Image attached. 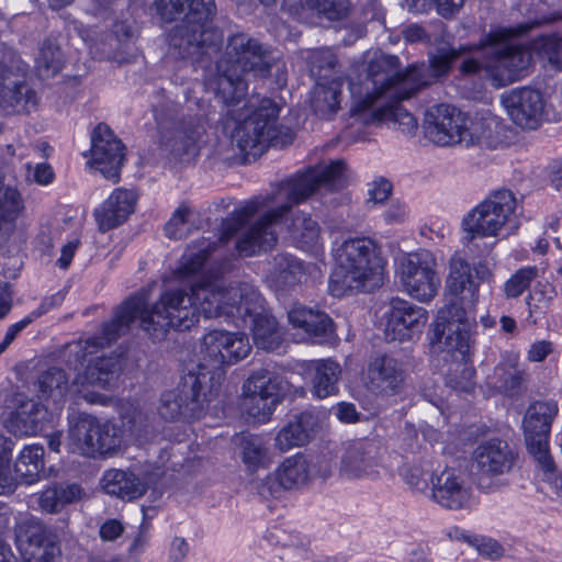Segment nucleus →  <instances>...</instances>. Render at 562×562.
Instances as JSON below:
<instances>
[{"label": "nucleus", "instance_id": "61", "mask_svg": "<svg viewBox=\"0 0 562 562\" xmlns=\"http://www.w3.org/2000/svg\"><path fill=\"white\" fill-rule=\"evenodd\" d=\"M123 531L124 527L117 519H109L101 525L99 533L103 541H114Z\"/></svg>", "mask_w": 562, "mask_h": 562}, {"label": "nucleus", "instance_id": "36", "mask_svg": "<svg viewBox=\"0 0 562 562\" xmlns=\"http://www.w3.org/2000/svg\"><path fill=\"white\" fill-rule=\"evenodd\" d=\"M102 485L106 494L127 501L138 498L147 491V484L133 472L117 469L104 472Z\"/></svg>", "mask_w": 562, "mask_h": 562}, {"label": "nucleus", "instance_id": "6", "mask_svg": "<svg viewBox=\"0 0 562 562\" xmlns=\"http://www.w3.org/2000/svg\"><path fill=\"white\" fill-rule=\"evenodd\" d=\"M156 7L165 21L182 15L168 35L169 54L173 58L198 63L217 52L222 34L211 23L216 11L214 0H157Z\"/></svg>", "mask_w": 562, "mask_h": 562}, {"label": "nucleus", "instance_id": "42", "mask_svg": "<svg viewBox=\"0 0 562 562\" xmlns=\"http://www.w3.org/2000/svg\"><path fill=\"white\" fill-rule=\"evenodd\" d=\"M82 490L78 484L54 485L44 490L38 496V505L42 510L54 514L65 505L80 498Z\"/></svg>", "mask_w": 562, "mask_h": 562}, {"label": "nucleus", "instance_id": "60", "mask_svg": "<svg viewBox=\"0 0 562 562\" xmlns=\"http://www.w3.org/2000/svg\"><path fill=\"white\" fill-rule=\"evenodd\" d=\"M555 295L557 292L550 284L538 283L527 297V304L529 308L532 307V302L548 304Z\"/></svg>", "mask_w": 562, "mask_h": 562}, {"label": "nucleus", "instance_id": "32", "mask_svg": "<svg viewBox=\"0 0 562 562\" xmlns=\"http://www.w3.org/2000/svg\"><path fill=\"white\" fill-rule=\"evenodd\" d=\"M321 426V416L313 411H304L293 418L278 432L277 447L286 451L293 447L304 446Z\"/></svg>", "mask_w": 562, "mask_h": 562}, {"label": "nucleus", "instance_id": "39", "mask_svg": "<svg viewBox=\"0 0 562 562\" xmlns=\"http://www.w3.org/2000/svg\"><path fill=\"white\" fill-rule=\"evenodd\" d=\"M312 394L319 398H326L338 392V382L341 375L339 363L330 359L317 360L312 364Z\"/></svg>", "mask_w": 562, "mask_h": 562}, {"label": "nucleus", "instance_id": "64", "mask_svg": "<svg viewBox=\"0 0 562 562\" xmlns=\"http://www.w3.org/2000/svg\"><path fill=\"white\" fill-rule=\"evenodd\" d=\"M189 552V544L184 538L176 537L170 546L169 562H183Z\"/></svg>", "mask_w": 562, "mask_h": 562}, {"label": "nucleus", "instance_id": "12", "mask_svg": "<svg viewBox=\"0 0 562 562\" xmlns=\"http://www.w3.org/2000/svg\"><path fill=\"white\" fill-rule=\"evenodd\" d=\"M251 350L248 337L240 333L211 330L203 338L201 360L193 364L216 390L224 375L223 366L246 358Z\"/></svg>", "mask_w": 562, "mask_h": 562}, {"label": "nucleus", "instance_id": "23", "mask_svg": "<svg viewBox=\"0 0 562 562\" xmlns=\"http://www.w3.org/2000/svg\"><path fill=\"white\" fill-rule=\"evenodd\" d=\"M101 431L98 428V418L82 412H74L68 416V437L65 445L68 452L83 457L94 458L98 454L104 456L109 449L111 439L109 432H103L102 443L93 441L91 434ZM104 431H109L108 429Z\"/></svg>", "mask_w": 562, "mask_h": 562}, {"label": "nucleus", "instance_id": "17", "mask_svg": "<svg viewBox=\"0 0 562 562\" xmlns=\"http://www.w3.org/2000/svg\"><path fill=\"white\" fill-rule=\"evenodd\" d=\"M557 414L558 405L554 401H538L529 405L522 420L527 450L546 473L555 471L548 440Z\"/></svg>", "mask_w": 562, "mask_h": 562}, {"label": "nucleus", "instance_id": "47", "mask_svg": "<svg viewBox=\"0 0 562 562\" xmlns=\"http://www.w3.org/2000/svg\"><path fill=\"white\" fill-rule=\"evenodd\" d=\"M12 441L0 436V495L14 492L18 480L10 468Z\"/></svg>", "mask_w": 562, "mask_h": 562}, {"label": "nucleus", "instance_id": "56", "mask_svg": "<svg viewBox=\"0 0 562 562\" xmlns=\"http://www.w3.org/2000/svg\"><path fill=\"white\" fill-rule=\"evenodd\" d=\"M14 470L21 483L30 485L40 480L41 474L44 472V464H24L23 462H15Z\"/></svg>", "mask_w": 562, "mask_h": 562}, {"label": "nucleus", "instance_id": "18", "mask_svg": "<svg viewBox=\"0 0 562 562\" xmlns=\"http://www.w3.org/2000/svg\"><path fill=\"white\" fill-rule=\"evenodd\" d=\"M14 541L23 562H58L60 558L57 533L37 518L20 520L14 527Z\"/></svg>", "mask_w": 562, "mask_h": 562}, {"label": "nucleus", "instance_id": "62", "mask_svg": "<svg viewBox=\"0 0 562 562\" xmlns=\"http://www.w3.org/2000/svg\"><path fill=\"white\" fill-rule=\"evenodd\" d=\"M16 462H23L24 464H44V448L37 445L25 447L20 453Z\"/></svg>", "mask_w": 562, "mask_h": 562}, {"label": "nucleus", "instance_id": "9", "mask_svg": "<svg viewBox=\"0 0 562 562\" xmlns=\"http://www.w3.org/2000/svg\"><path fill=\"white\" fill-rule=\"evenodd\" d=\"M222 316L237 327H250L255 345L267 351L277 350L283 334L276 318L265 312L263 297L258 289L247 282L229 285Z\"/></svg>", "mask_w": 562, "mask_h": 562}, {"label": "nucleus", "instance_id": "49", "mask_svg": "<svg viewBox=\"0 0 562 562\" xmlns=\"http://www.w3.org/2000/svg\"><path fill=\"white\" fill-rule=\"evenodd\" d=\"M122 426L136 438L146 437L148 434V416L136 407L126 408L122 413Z\"/></svg>", "mask_w": 562, "mask_h": 562}, {"label": "nucleus", "instance_id": "54", "mask_svg": "<svg viewBox=\"0 0 562 562\" xmlns=\"http://www.w3.org/2000/svg\"><path fill=\"white\" fill-rule=\"evenodd\" d=\"M189 213L190 210L188 207L181 206L172 214L171 218L165 225V232L169 238L181 239L186 237L183 227Z\"/></svg>", "mask_w": 562, "mask_h": 562}, {"label": "nucleus", "instance_id": "35", "mask_svg": "<svg viewBox=\"0 0 562 562\" xmlns=\"http://www.w3.org/2000/svg\"><path fill=\"white\" fill-rule=\"evenodd\" d=\"M304 274L303 262L289 254H278L271 261L267 276L268 285L276 292L292 290Z\"/></svg>", "mask_w": 562, "mask_h": 562}, {"label": "nucleus", "instance_id": "26", "mask_svg": "<svg viewBox=\"0 0 562 562\" xmlns=\"http://www.w3.org/2000/svg\"><path fill=\"white\" fill-rule=\"evenodd\" d=\"M502 103L519 127L531 131L540 126L544 101L539 90L529 87L513 89L502 97Z\"/></svg>", "mask_w": 562, "mask_h": 562}, {"label": "nucleus", "instance_id": "16", "mask_svg": "<svg viewBox=\"0 0 562 562\" xmlns=\"http://www.w3.org/2000/svg\"><path fill=\"white\" fill-rule=\"evenodd\" d=\"M426 136L439 146L462 144L467 147L480 144L479 124L471 122L457 108L437 104L427 109L424 119Z\"/></svg>", "mask_w": 562, "mask_h": 562}, {"label": "nucleus", "instance_id": "25", "mask_svg": "<svg viewBox=\"0 0 562 562\" xmlns=\"http://www.w3.org/2000/svg\"><path fill=\"white\" fill-rule=\"evenodd\" d=\"M431 499L449 510L467 509L472 502V487L461 471L446 468L431 476Z\"/></svg>", "mask_w": 562, "mask_h": 562}, {"label": "nucleus", "instance_id": "33", "mask_svg": "<svg viewBox=\"0 0 562 562\" xmlns=\"http://www.w3.org/2000/svg\"><path fill=\"white\" fill-rule=\"evenodd\" d=\"M135 202L132 191L116 189L94 212L99 229L104 233L123 224L134 212Z\"/></svg>", "mask_w": 562, "mask_h": 562}, {"label": "nucleus", "instance_id": "45", "mask_svg": "<svg viewBox=\"0 0 562 562\" xmlns=\"http://www.w3.org/2000/svg\"><path fill=\"white\" fill-rule=\"evenodd\" d=\"M404 36L406 41L412 43L426 42L430 45H437L438 47L448 45L446 25L440 21L429 27H424L418 24L409 25L405 29Z\"/></svg>", "mask_w": 562, "mask_h": 562}, {"label": "nucleus", "instance_id": "30", "mask_svg": "<svg viewBox=\"0 0 562 562\" xmlns=\"http://www.w3.org/2000/svg\"><path fill=\"white\" fill-rule=\"evenodd\" d=\"M288 318L293 327L303 329L313 342L323 344L334 336L333 319L319 310L297 304L289 311Z\"/></svg>", "mask_w": 562, "mask_h": 562}, {"label": "nucleus", "instance_id": "43", "mask_svg": "<svg viewBox=\"0 0 562 562\" xmlns=\"http://www.w3.org/2000/svg\"><path fill=\"white\" fill-rule=\"evenodd\" d=\"M236 443L241 450V459L248 469L265 468L269 463L268 448L262 437L254 434H241Z\"/></svg>", "mask_w": 562, "mask_h": 562}, {"label": "nucleus", "instance_id": "29", "mask_svg": "<svg viewBox=\"0 0 562 562\" xmlns=\"http://www.w3.org/2000/svg\"><path fill=\"white\" fill-rule=\"evenodd\" d=\"M528 373L519 366L516 355L505 357L487 376L488 385L507 397L516 398L525 392Z\"/></svg>", "mask_w": 562, "mask_h": 562}, {"label": "nucleus", "instance_id": "50", "mask_svg": "<svg viewBox=\"0 0 562 562\" xmlns=\"http://www.w3.org/2000/svg\"><path fill=\"white\" fill-rule=\"evenodd\" d=\"M538 270L536 267H525L514 273L505 283L504 291L507 297H518L536 279Z\"/></svg>", "mask_w": 562, "mask_h": 562}, {"label": "nucleus", "instance_id": "2", "mask_svg": "<svg viewBox=\"0 0 562 562\" xmlns=\"http://www.w3.org/2000/svg\"><path fill=\"white\" fill-rule=\"evenodd\" d=\"M226 270L228 263L207 279L191 284L189 289L166 290L151 308L147 307L149 291L140 289L114 310L113 317L102 324L99 335L68 344L67 362L74 367L82 364L87 356L97 353L126 335L136 319L140 321V327L154 339L160 340L169 328H191L201 314L205 318L221 317L228 288L223 285L220 277Z\"/></svg>", "mask_w": 562, "mask_h": 562}, {"label": "nucleus", "instance_id": "5", "mask_svg": "<svg viewBox=\"0 0 562 562\" xmlns=\"http://www.w3.org/2000/svg\"><path fill=\"white\" fill-rule=\"evenodd\" d=\"M276 71L278 83L285 82V63L269 45L245 32L228 36L215 72L205 80V87L223 103L238 102L246 91V76L267 78Z\"/></svg>", "mask_w": 562, "mask_h": 562}, {"label": "nucleus", "instance_id": "11", "mask_svg": "<svg viewBox=\"0 0 562 562\" xmlns=\"http://www.w3.org/2000/svg\"><path fill=\"white\" fill-rule=\"evenodd\" d=\"M154 112L164 148L180 161L195 156L205 114H184L183 109L176 103L155 108Z\"/></svg>", "mask_w": 562, "mask_h": 562}, {"label": "nucleus", "instance_id": "19", "mask_svg": "<svg viewBox=\"0 0 562 562\" xmlns=\"http://www.w3.org/2000/svg\"><path fill=\"white\" fill-rule=\"evenodd\" d=\"M436 259L428 250L408 254L400 259L398 274L405 291L414 299L430 301L440 286V279L435 271Z\"/></svg>", "mask_w": 562, "mask_h": 562}, {"label": "nucleus", "instance_id": "27", "mask_svg": "<svg viewBox=\"0 0 562 562\" xmlns=\"http://www.w3.org/2000/svg\"><path fill=\"white\" fill-rule=\"evenodd\" d=\"M312 479L308 458L296 453L286 458L277 469L274 475H267L258 485L259 494L263 497L277 496L281 488L290 490L305 484Z\"/></svg>", "mask_w": 562, "mask_h": 562}, {"label": "nucleus", "instance_id": "13", "mask_svg": "<svg viewBox=\"0 0 562 562\" xmlns=\"http://www.w3.org/2000/svg\"><path fill=\"white\" fill-rule=\"evenodd\" d=\"M471 461L477 488L484 493H493L508 484L504 476L514 469L517 453L507 441L493 438L476 446Z\"/></svg>", "mask_w": 562, "mask_h": 562}, {"label": "nucleus", "instance_id": "3", "mask_svg": "<svg viewBox=\"0 0 562 562\" xmlns=\"http://www.w3.org/2000/svg\"><path fill=\"white\" fill-rule=\"evenodd\" d=\"M446 70L441 58L432 66L413 65L403 70L397 56L384 54L357 65L349 75L351 124L376 126L387 122L403 133H413L416 119L398 102L436 82V77Z\"/></svg>", "mask_w": 562, "mask_h": 562}, {"label": "nucleus", "instance_id": "1", "mask_svg": "<svg viewBox=\"0 0 562 562\" xmlns=\"http://www.w3.org/2000/svg\"><path fill=\"white\" fill-rule=\"evenodd\" d=\"M347 183L348 169L344 160L310 167L304 172L282 181L271 193L249 200L225 218L216 241L202 238L189 246L176 271L177 277L183 279L200 271L218 244H226L256 213L265 209L269 210L236 243V249L241 256L270 250L277 244L276 226L280 224L285 225L292 243L299 248L314 250L319 243V225L308 214L292 213V206L323 190L338 191Z\"/></svg>", "mask_w": 562, "mask_h": 562}, {"label": "nucleus", "instance_id": "21", "mask_svg": "<svg viewBox=\"0 0 562 562\" xmlns=\"http://www.w3.org/2000/svg\"><path fill=\"white\" fill-rule=\"evenodd\" d=\"M280 381L267 369H260L243 385V409L259 423L268 420L279 403Z\"/></svg>", "mask_w": 562, "mask_h": 562}, {"label": "nucleus", "instance_id": "28", "mask_svg": "<svg viewBox=\"0 0 562 562\" xmlns=\"http://www.w3.org/2000/svg\"><path fill=\"white\" fill-rule=\"evenodd\" d=\"M378 447L374 442L359 440L349 443L341 456L339 473L347 479L379 475Z\"/></svg>", "mask_w": 562, "mask_h": 562}, {"label": "nucleus", "instance_id": "58", "mask_svg": "<svg viewBox=\"0 0 562 562\" xmlns=\"http://www.w3.org/2000/svg\"><path fill=\"white\" fill-rule=\"evenodd\" d=\"M308 462L310 469L312 470V477L318 476L325 480L331 475L334 463L328 456L315 457L308 459Z\"/></svg>", "mask_w": 562, "mask_h": 562}, {"label": "nucleus", "instance_id": "24", "mask_svg": "<svg viewBox=\"0 0 562 562\" xmlns=\"http://www.w3.org/2000/svg\"><path fill=\"white\" fill-rule=\"evenodd\" d=\"M428 319L427 311L411 302L393 299L390 304L384 329L389 341H407L422 333Z\"/></svg>", "mask_w": 562, "mask_h": 562}, {"label": "nucleus", "instance_id": "40", "mask_svg": "<svg viewBox=\"0 0 562 562\" xmlns=\"http://www.w3.org/2000/svg\"><path fill=\"white\" fill-rule=\"evenodd\" d=\"M37 393L41 400L58 405L64 402L69 389V376L61 368L52 367L38 375Z\"/></svg>", "mask_w": 562, "mask_h": 562}, {"label": "nucleus", "instance_id": "20", "mask_svg": "<svg viewBox=\"0 0 562 562\" xmlns=\"http://www.w3.org/2000/svg\"><path fill=\"white\" fill-rule=\"evenodd\" d=\"M26 65L18 58L0 61V108L10 114H29L36 109V92L25 82Z\"/></svg>", "mask_w": 562, "mask_h": 562}, {"label": "nucleus", "instance_id": "57", "mask_svg": "<svg viewBox=\"0 0 562 562\" xmlns=\"http://www.w3.org/2000/svg\"><path fill=\"white\" fill-rule=\"evenodd\" d=\"M82 9L94 16L108 19L113 0H78Z\"/></svg>", "mask_w": 562, "mask_h": 562}, {"label": "nucleus", "instance_id": "59", "mask_svg": "<svg viewBox=\"0 0 562 562\" xmlns=\"http://www.w3.org/2000/svg\"><path fill=\"white\" fill-rule=\"evenodd\" d=\"M391 191V182L381 178L371 184V188L368 191V202H373L374 204L382 203L390 196Z\"/></svg>", "mask_w": 562, "mask_h": 562}, {"label": "nucleus", "instance_id": "4", "mask_svg": "<svg viewBox=\"0 0 562 562\" xmlns=\"http://www.w3.org/2000/svg\"><path fill=\"white\" fill-rule=\"evenodd\" d=\"M530 29L529 24L498 27L491 31L480 45L453 47L448 43L447 46L437 47L435 53H429L428 64L415 66H432L434 60L441 58L447 64V70L436 77L437 81L449 74L456 60L461 59V75L471 76L485 70L494 87H504L519 79L520 74L531 64L530 52L524 45L514 42V37L527 33Z\"/></svg>", "mask_w": 562, "mask_h": 562}, {"label": "nucleus", "instance_id": "15", "mask_svg": "<svg viewBox=\"0 0 562 562\" xmlns=\"http://www.w3.org/2000/svg\"><path fill=\"white\" fill-rule=\"evenodd\" d=\"M279 106L263 99L251 115L240 122L232 134V143L246 156L258 157L269 146L279 144L281 133L277 125Z\"/></svg>", "mask_w": 562, "mask_h": 562}, {"label": "nucleus", "instance_id": "63", "mask_svg": "<svg viewBox=\"0 0 562 562\" xmlns=\"http://www.w3.org/2000/svg\"><path fill=\"white\" fill-rule=\"evenodd\" d=\"M553 351L552 344L548 340L536 341L528 351V360L532 362L543 361Z\"/></svg>", "mask_w": 562, "mask_h": 562}, {"label": "nucleus", "instance_id": "51", "mask_svg": "<svg viewBox=\"0 0 562 562\" xmlns=\"http://www.w3.org/2000/svg\"><path fill=\"white\" fill-rule=\"evenodd\" d=\"M350 9L348 0H314L313 11L330 21H339L347 16Z\"/></svg>", "mask_w": 562, "mask_h": 562}, {"label": "nucleus", "instance_id": "52", "mask_svg": "<svg viewBox=\"0 0 562 562\" xmlns=\"http://www.w3.org/2000/svg\"><path fill=\"white\" fill-rule=\"evenodd\" d=\"M537 49L557 69H562V36L548 35L537 42Z\"/></svg>", "mask_w": 562, "mask_h": 562}, {"label": "nucleus", "instance_id": "46", "mask_svg": "<svg viewBox=\"0 0 562 562\" xmlns=\"http://www.w3.org/2000/svg\"><path fill=\"white\" fill-rule=\"evenodd\" d=\"M61 53L59 47L52 41L45 40L36 58V67L41 76L50 77L61 69Z\"/></svg>", "mask_w": 562, "mask_h": 562}, {"label": "nucleus", "instance_id": "55", "mask_svg": "<svg viewBox=\"0 0 562 562\" xmlns=\"http://www.w3.org/2000/svg\"><path fill=\"white\" fill-rule=\"evenodd\" d=\"M98 428L101 429V431H97L98 434H95V435L91 434V439L93 441L98 440V442L102 443V441H103L102 438L104 437L103 432H105L104 430L108 429L109 430L108 432L111 436L110 437V439H111L110 446L111 447H109L105 454L114 453L121 446L120 429L115 425L111 424L110 422L102 423L99 419H98Z\"/></svg>", "mask_w": 562, "mask_h": 562}, {"label": "nucleus", "instance_id": "41", "mask_svg": "<svg viewBox=\"0 0 562 562\" xmlns=\"http://www.w3.org/2000/svg\"><path fill=\"white\" fill-rule=\"evenodd\" d=\"M306 59L310 72L316 81L341 80L340 71L337 69V56L333 49H313L308 53Z\"/></svg>", "mask_w": 562, "mask_h": 562}, {"label": "nucleus", "instance_id": "44", "mask_svg": "<svg viewBox=\"0 0 562 562\" xmlns=\"http://www.w3.org/2000/svg\"><path fill=\"white\" fill-rule=\"evenodd\" d=\"M23 209V200L16 187L0 172V221H13Z\"/></svg>", "mask_w": 562, "mask_h": 562}, {"label": "nucleus", "instance_id": "37", "mask_svg": "<svg viewBox=\"0 0 562 562\" xmlns=\"http://www.w3.org/2000/svg\"><path fill=\"white\" fill-rule=\"evenodd\" d=\"M342 80L316 81L311 106L321 119H331L340 109Z\"/></svg>", "mask_w": 562, "mask_h": 562}, {"label": "nucleus", "instance_id": "53", "mask_svg": "<svg viewBox=\"0 0 562 562\" xmlns=\"http://www.w3.org/2000/svg\"><path fill=\"white\" fill-rule=\"evenodd\" d=\"M401 475L406 484L415 491L423 492L428 486L427 473L418 464H405L401 470Z\"/></svg>", "mask_w": 562, "mask_h": 562}, {"label": "nucleus", "instance_id": "10", "mask_svg": "<svg viewBox=\"0 0 562 562\" xmlns=\"http://www.w3.org/2000/svg\"><path fill=\"white\" fill-rule=\"evenodd\" d=\"M216 389L193 364L187 369L178 386L165 392L158 406L166 420L199 419L212 401Z\"/></svg>", "mask_w": 562, "mask_h": 562}, {"label": "nucleus", "instance_id": "22", "mask_svg": "<svg viewBox=\"0 0 562 562\" xmlns=\"http://www.w3.org/2000/svg\"><path fill=\"white\" fill-rule=\"evenodd\" d=\"M91 165L104 178L117 182L125 160V146L105 124H98L91 135Z\"/></svg>", "mask_w": 562, "mask_h": 562}, {"label": "nucleus", "instance_id": "7", "mask_svg": "<svg viewBox=\"0 0 562 562\" xmlns=\"http://www.w3.org/2000/svg\"><path fill=\"white\" fill-rule=\"evenodd\" d=\"M446 289L454 301L438 311L429 335L430 345L436 352L458 351L464 357L471 347V324L463 304H473L477 293L472 268L464 259H451Z\"/></svg>", "mask_w": 562, "mask_h": 562}, {"label": "nucleus", "instance_id": "14", "mask_svg": "<svg viewBox=\"0 0 562 562\" xmlns=\"http://www.w3.org/2000/svg\"><path fill=\"white\" fill-rule=\"evenodd\" d=\"M516 204V198L510 190L492 192L462 218L464 239L472 241L477 237H497L512 223Z\"/></svg>", "mask_w": 562, "mask_h": 562}, {"label": "nucleus", "instance_id": "8", "mask_svg": "<svg viewBox=\"0 0 562 562\" xmlns=\"http://www.w3.org/2000/svg\"><path fill=\"white\" fill-rule=\"evenodd\" d=\"M335 256L336 267L329 278V291L334 296L371 292L382 285L384 260L372 239H347L336 249Z\"/></svg>", "mask_w": 562, "mask_h": 562}, {"label": "nucleus", "instance_id": "34", "mask_svg": "<svg viewBox=\"0 0 562 562\" xmlns=\"http://www.w3.org/2000/svg\"><path fill=\"white\" fill-rule=\"evenodd\" d=\"M123 369L122 352L102 356L89 363L83 375H78L74 384H90L100 389L111 387L119 379Z\"/></svg>", "mask_w": 562, "mask_h": 562}, {"label": "nucleus", "instance_id": "31", "mask_svg": "<svg viewBox=\"0 0 562 562\" xmlns=\"http://www.w3.org/2000/svg\"><path fill=\"white\" fill-rule=\"evenodd\" d=\"M371 387L382 394L393 395L401 391L405 370L403 364L390 356L375 357L368 367Z\"/></svg>", "mask_w": 562, "mask_h": 562}, {"label": "nucleus", "instance_id": "38", "mask_svg": "<svg viewBox=\"0 0 562 562\" xmlns=\"http://www.w3.org/2000/svg\"><path fill=\"white\" fill-rule=\"evenodd\" d=\"M52 419L48 408L35 400H26L15 411L14 426L22 435L31 436L42 430Z\"/></svg>", "mask_w": 562, "mask_h": 562}, {"label": "nucleus", "instance_id": "48", "mask_svg": "<svg viewBox=\"0 0 562 562\" xmlns=\"http://www.w3.org/2000/svg\"><path fill=\"white\" fill-rule=\"evenodd\" d=\"M446 381L448 386L458 392L472 393L475 389V369L467 362H459L447 374Z\"/></svg>", "mask_w": 562, "mask_h": 562}]
</instances>
